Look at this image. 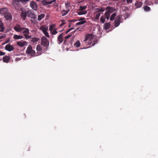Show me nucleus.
<instances>
[{"instance_id": "f257e3e1", "label": "nucleus", "mask_w": 158, "mask_h": 158, "mask_svg": "<svg viewBox=\"0 0 158 158\" xmlns=\"http://www.w3.org/2000/svg\"><path fill=\"white\" fill-rule=\"evenodd\" d=\"M30 0H18L15 3L14 5L15 9L18 10H22L21 5L19 4V2H21L23 4H26Z\"/></svg>"}, {"instance_id": "f03ea898", "label": "nucleus", "mask_w": 158, "mask_h": 158, "mask_svg": "<svg viewBox=\"0 0 158 158\" xmlns=\"http://www.w3.org/2000/svg\"><path fill=\"white\" fill-rule=\"evenodd\" d=\"M26 53L28 55H30L31 56H35V51L33 50L31 46L29 45L26 51Z\"/></svg>"}, {"instance_id": "7ed1b4c3", "label": "nucleus", "mask_w": 158, "mask_h": 158, "mask_svg": "<svg viewBox=\"0 0 158 158\" xmlns=\"http://www.w3.org/2000/svg\"><path fill=\"white\" fill-rule=\"evenodd\" d=\"M22 33L23 35L25 36V38L26 39H28L31 38V36L29 35V30L28 28L23 27V30H22Z\"/></svg>"}, {"instance_id": "20e7f679", "label": "nucleus", "mask_w": 158, "mask_h": 158, "mask_svg": "<svg viewBox=\"0 0 158 158\" xmlns=\"http://www.w3.org/2000/svg\"><path fill=\"white\" fill-rule=\"evenodd\" d=\"M41 44L43 46L46 47H47L49 45V42L48 41L44 36H43L42 38Z\"/></svg>"}, {"instance_id": "39448f33", "label": "nucleus", "mask_w": 158, "mask_h": 158, "mask_svg": "<svg viewBox=\"0 0 158 158\" xmlns=\"http://www.w3.org/2000/svg\"><path fill=\"white\" fill-rule=\"evenodd\" d=\"M27 16L31 18L34 19L36 18V16L34 14V11L32 10H28L27 11Z\"/></svg>"}, {"instance_id": "423d86ee", "label": "nucleus", "mask_w": 158, "mask_h": 158, "mask_svg": "<svg viewBox=\"0 0 158 158\" xmlns=\"http://www.w3.org/2000/svg\"><path fill=\"white\" fill-rule=\"evenodd\" d=\"M64 35L63 33H61L57 37L58 44H60L63 41V36Z\"/></svg>"}, {"instance_id": "0eeeda50", "label": "nucleus", "mask_w": 158, "mask_h": 158, "mask_svg": "<svg viewBox=\"0 0 158 158\" xmlns=\"http://www.w3.org/2000/svg\"><path fill=\"white\" fill-rule=\"evenodd\" d=\"M31 7L34 10L36 11L38 9L37 5L36 2L34 1H32L30 4Z\"/></svg>"}, {"instance_id": "6e6552de", "label": "nucleus", "mask_w": 158, "mask_h": 158, "mask_svg": "<svg viewBox=\"0 0 158 158\" xmlns=\"http://www.w3.org/2000/svg\"><path fill=\"white\" fill-rule=\"evenodd\" d=\"M23 27H22L19 25H16L14 27V30L17 32H21L23 30Z\"/></svg>"}, {"instance_id": "1a4fd4ad", "label": "nucleus", "mask_w": 158, "mask_h": 158, "mask_svg": "<svg viewBox=\"0 0 158 158\" xmlns=\"http://www.w3.org/2000/svg\"><path fill=\"white\" fill-rule=\"evenodd\" d=\"M5 49L9 52H11L14 49V48L13 46L8 44L6 46Z\"/></svg>"}, {"instance_id": "9d476101", "label": "nucleus", "mask_w": 158, "mask_h": 158, "mask_svg": "<svg viewBox=\"0 0 158 158\" xmlns=\"http://www.w3.org/2000/svg\"><path fill=\"white\" fill-rule=\"evenodd\" d=\"M105 10L110 14L115 10V9L114 7L110 6H107Z\"/></svg>"}, {"instance_id": "9b49d317", "label": "nucleus", "mask_w": 158, "mask_h": 158, "mask_svg": "<svg viewBox=\"0 0 158 158\" xmlns=\"http://www.w3.org/2000/svg\"><path fill=\"white\" fill-rule=\"evenodd\" d=\"M94 38V36L91 34H89L87 35L85 37V41H86L88 40L91 41Z\"/></svg>"}, {"instance_id": "f8f14e48", "label": "nucleus", "mask_w": 158, "mask_h": 158, "mask_svg": "<svg viewBox=\"0 0 158 158\" xmlns=\"http://www.w3.org/2000/svg\"><path fill=\"white\" fill-rule=\"evenodd\" d=\"M48 29V27L45 25H44L41 26L39 28L40 30L41 31L43 32L47 31Z\"/></svg>"}, {"instance_id": "ddd939ff", "label": "nucleus", "mask_w": 158, "mask_h": 158, "mask_svg": "<svg viewBox=\"0 0 158 158\" xmlns=\"http://www.w3.org/2000/svg\"><path fill=\"white\" fill-rule=\"evenodd\" d=\"M21 16L22 17V19L23 20H25L26 17V16L27 15V11H25V10H22Z\"/></svg>"}, {"instance_id": "4468645a", "label": "nucleus", "mask_w": 158, "mask_h": 158, "mask_svg": "<svg viewBox=\"0 0 158 158\" xmlns=\"http://www.w3.org/2000/svg\"><path fill=\"white\" fill-rule=\"evenodd\" d=\"M17 44L20 47H23L25 45H27V43L25 41H19L17 42Z\"/></svg>"}, {"instance_id": "2eb2a0df", "label": "nucleus", "mask_w": 158, "mask_h": 158, "mask_svg": "<svg viewBox=\"0 0 158 158\" xmlns=\"http://www.w3.org/2000/svg\"><path fill=\"white\" fill-rule=\"evenodd\" d=\"M5 15V17L7 20H10L12 19V15L10 13H7Z\"/></svg>"}, {"instance_id": "dca6fc26", "label": "nucleus", "mask_w": 158, "mask_h": 158, "mask_svg": "<svg viewBox=\"0 0 158 158\" xmlns=\"http://www.w3.org/2000/svg\"><path fill=\"white\" fill-rule=\"evenodd\" d=\"M0 31L3 32L4 31L5 27L4 26V24L2 22L1 20H0Z\"/></svg>"}, {"instance_id": "f3484780", "label": "nucleus", "mask_w": 158, "mask_h": 158, "mask_svg": "<svg viewBox=\"0 0 158 158\" xmlns=\"http://www.w3.org/2000/svg\"><path fill=\"white\" fill-rule=\"evenodd\" d=\"M7 13V9L6 8L0 9V14L2 15H5Z\"/></svg>"}, {"instance_id": "a211bd4d", "label": "nucleus", "mask_w": 158, "mask_h": 158, "mask_svg": "<svg viewBox=\"0 0 158 158\" xmlns=\"http://www.w3.org/2000/svg\"><path fill=\"white\" fill-rule=\"evenodd\" d=\"M10 59V57L7 56H5L3 58V60L5 62L8 63Z\"/></svg>"}, {"instance_id": "6ab92c4d", "label": "nucleus", "mask_w": 158, "mask_h": 158, "mask_svg": "<svg viewBox=\"0 0 158 158\" xmlns=\"http://www.w3.org/2000/svg\"><path fill=\"white\" fill-rule=\"evenodd\" d=\"M41 2L42 4L44 6H46L52 4L51 2H48V1L46 0H42Z\"/></svg>"}, {"instance_id": "aec40b11", "label": "nucleus", "mask_w": 158, "mask_h": 158, "mask_svg": "<svg viewBox=\"0 0 158 158\" xmlns=\"http://www.w3.org/2000/svg\"><path fill=\"white\" fill-rule=\"evenodd\" d=\"M23 38V36L21 35H15L13 36V38L15 40L21 39Z\"/></svg>"}, {"instance_id": "412c9836", "label": "nucleus", "mask_w": 158, "mask_h": 158, "mask_svg": "<svg viewBox=\"0 0 158 158\" xmlns=\"http://www.w3.org/2000/svg\"><path fill=\"white\" fill-rule=\"evenodd\" d=\"M110 26V23H105L104 25V28L105 30L109 29Z\"/></svg>"}, {"instance_id": "4be33fe9", "label": "nucleus", "mask_w": 158, "mask_h": 158, "mask_svg": "<svg viewBox=\"0 0 158 158\" xmlns=\"http://www.w3.org/2000/svg\"><path fill=\"white\" fill-rule=\"evenodd\" d=\"M87 13V11L86 10H85L84 11L79 10V11L77 12L78 14L79 15H85Z\"/></svg>"}, {"instance_id": "5701e85b", "label": "nucleus", "mask_w": 158, "mask_h": 158, "mask_svg": "<svg viewBox=\"0 0 158 158\" xmlns=\"http://www.w3.org/2000/svg\"><path fill=\"white\" fill-rule=\"evenodd\" d=\"M116 16V13L113 14L110 18V21H113L114 20L115 17Z\"/></svg>"}, {"instance_id": "b1692460", "label": "nucleus", "mask_w": 158, "mask_h": 158, "mask_svg": "<svg viewBox=\"0 0 158 158\" xmlns=\"http://www.w3.org/2000/svg\"><path fill=\"white\" fill-rule=\"evenodd\" d=\"M143 3L141 2H138L135 3V5L138 7H140L142 5Z\"/></svg>"}, {"instance_id": "393cba45", "label": "nucleus", "mask_w": 158, "mask_h": 158, "mask_svg": "<svg viewBox=\"0 0 158 158\" xmlns=\"http://www.w3.org/2000/svg\"><path fill=\"white\" fill-rule=\"evenodd\" d=\"M45 16V15L44 14H41L38 16V19L39 21H40Z\"/></svg>"}, {"instance_id": "a878e982", "label": "nucleus", "mask_w": 158, "mask_h": 158, "mask_svg": "<svg viewBox=\"0 0 158 158\" xmlns=\"http://www.w3.org/2000/svg\"><path fill=\"white\" fill-rule=\"evenodd\" d=\"M72 36V35H68L67 36H66L64 38V40L63 41H64V44H66V41L67 39L71 37Z\"/></svg>"}, {"instance_id": "bb28decb", "label": "nucleus", "mask_w": 158, "mask_h": 158, "mask_svg": "<svg viewBox=\"0 0 158 158\" xmlns=\"http://www.w3.org/2000/svg\"><path fill=\"white\" fill-rule=\"evenodd\" d=\"M56 25L54 24L50 25L49 28V30L50 31H52V30H54V29H56Z\"/></svg>"}, {"instance_id": "cd10ccee", "label": "nucleus", "mask_w": 158, "mask_h": 158, "mask_svg": "<svg viewBox=\"0 0 158 158\" xmlns=\"http://www.w3.org/2000/svg\"><path fill=\"white\" fill-rule=\"evenodd\" d=\"M69 11V10H63L61 12L62 15V16H64L68 14Z\"/></svg>"}, {"instance_id": "c85d7f7f", "label": "nucleus", "mask_w": 158, "mask_h": 158, "mask_svg": "<svg viewBox=\"0 0 158 158\" xmlns=\"http://www.w3.org/2000/svg\"><path fill=\"white\" fill-rule=\"evenodd\" d=\"M95 15H96L95 16V19H98L100 15V13L99 12L96 11L95 13Z\"/></svg>"}, {"instance_id": "c756f323", "label": "nucleus", "mask_w": 158, "mask_h": 158, "mask_svg": "<svg viewBox=\"0 0 158 158\" xmlns=\"http://www.w3.org/2000/svg\"><path fill=\"white\" fill-rule=\"evenodd\" d=\"M81 45V43L79 40H77L76 41V43L74 44V46H76L77 47H79Z\"/></svg>"}, {"instance_id": "7c9ffc66", "label": "nucleus", "mask_w": 158, "mask_h": 158, "mask_svg": "<svg viewBox=\"0 0 158 158\" xmlns=\"http://www.w3.org/2000/svg\"><path fill=\"white\" fill-rule=\"evenodd\" d=\"M143 9L146 11H148L150 10V8L147 6H145L143 7Z\"/></svg>"}, {"instance_id": "2f4dec72", "label": "nucleus", "mask_w": 158, "mask_h": 158, "mask_svg": "<svg viewBox=\"0 0 158 158\" xmlns=\"http://www.w3.org/2000/svg\"><path fill=\"white\" fill-rule=\"evenodd\" d=\"M120 21L114 20V26L115 27H118L120 24Z\"/></svg>"}, {"instance_id": "473e14b6", "label": "nucleus", "mask_w": 158, "mask_h": 158, "mask_svg": "<svg viewBox=\"0 0 158 158\" xmlns=\"http://www.w3.org/2000/svg\"><path fill=\"white\" fill-rule=\"evenodd\" d=\"M86 21L85 20L83 21H81L79 22H78L76 24V25H78L81 24H84L85 23H86Z\"/></svg>"}, {"instance_id": "72a5a7b5", "label": "nucleus", "mask_w": 158, "mask_h": 158, "mask_svg": "<svg viewBox=\"0 0 158 158\" xmlns=\"http://www.w3.org/2000/svg\"><path fill=\"white\" fill-rule=\"evenodd\" d=\"M86 8L87 6H80L79 7V10L84 11L83 10L86 9Z\"/></svg>"}, {"instance_id": "f704fd0d", "label": "nucleus", "mask_w": 158, "mask_h": 158, "mask_svg": "<svg viewBox=\"0 0 158 158\" xmlns=\"http://www.w3.org/2000/svg\"><path fill=\"white\" fill-rule=\"evenodd\" d=\"M51 33H52V34L53 35H56L57 33V29H54V30H52V31H50Z\"/></svg>"}, {"instance_id": "c9c22d12", "label": "nucleus", "mask_w": 158, "mask_h": 158, "mask_svg": "<svg viewBox=\"0 0 158 158\" xmlns=\"http://www.w3.org/2000/svg\"><path fill=\"white\" fill-rule=\"evenodd\" d=\"M105 17L103 16H102L101 17L100 21L102 23H104L105 22Z\"/></svg>"}, {"instance_id": "e433bc0d", "label": "nucleus", "mask_w": 158, "mask_h": 158, "mask_svg": "<svg viewBox=\"0 0 158 158\" xmlns=\"http://www.w3.org/2000/svg\"><path fill=\"white\" fill-rule=\"evenodd\" d=\"M36 49V50L38 51H40L42 50L41 46L40 45H38L37 46Z\"/></svg>"}, {"instance_id": "4c0bfd02", "label": "nucleus", "mask_w": 158, "mask_h": 158, "mask_svg": "<svg viewBox=\"0 0 158 158\" xmlns=\"http://www.w3.org/2000/svg\"><path fill=\"white\" fill-rule=\"evenodd\" d=\"M43 33L47 37L49 38L50 37L49 33L47 32V31H44Z\"/></svg>"}, {"instance_id": "58836bf2", "label": "nucleus", "mask_w": 158, "mask_h": 158, "mask_svg": "<svg viewBox=\"0 0 158 158\" xmlns=\"http://www.w3.org/2000/svg\"><path fill=\"white\" fill-rule=\"evenodd\" d=\"M85 18L81 17L78 20H72L71 21L72 22H75V21H84V20H85Z\"/></svg>"}, {"instance_id": "ea45409f", "label": "nucleus", "mask_w": 158, "mask_h": 158, "mask_svg": "<svg viewBox=\"0 0 158 158\" xmlns=\"http://www.w3.org/2000/svg\"><path fill=\"white\" fill-rule=\"evenodd\" d=\"M121 17L119 15H118L116 16L115 20L120 21Z\"/></svg>"}, {"instance_id": "a19ab883", "label": "nucleus", "mask_w": 158, "mask_h": 158, "mask_svg": "<svg viewBox=\"0 0 158 158\" xmlns=\"http://www.w3.org/2000/svg\"><path fill=\"white\" fill-rule=\"evenodd\" d=\"M110 13L107 12V11L105 13V17H109L110 15Z\"/></svg>"}, {"instance_id": "79ce46f5", "label": "nucleus", "mask_w": 158, "mask_h": 158, "mask_svg": "<svg viewBox=\"0 0 158 158\" xmlns=\"http://www.w3.org/2000/svg\"><path fill=\"white\" fill-rule=\"evenodd\" d=\"M65 20H62V23L60 25V27H62L63 26L64 24H65Z\"/></svg>"}, {"instance_id": "37998d69", "label": "nucleus", "mask_w": 158, "mask_h": 158, "mask_svg": "<svg viewBox=\"0 0 158 158\" xmlns=\"http://www.w3.org/2000/svg\"><path fill=\"white\" fill-rule=\"evenodd\" d=\"M105 9H104L103 8H101L98 9V11H100V12H103L105 11Z\"/></svg>"}, {"instance_id": "c03bdc74", "label": "nucleus", "mask_w": 158, "mask_h": 158, "mask_svg": "<svg viewBox=\"0 0 158 158\" xmlns=\"http://www.w3.org/2000/svg\"><path fill=\"white\" fill-rule=\"evenodd\" d=\"M65 4L66 7H70V3L69 2H67Z\"/></svg>"}, {"instance_id": "a18cd8bd", "label": "nucleus", "mask_w": 158, "mask_h": 158, "mask_svg": "<svg viewBox=\"0 0 158 158\" xmlns=\"http://www.w3.org/2000/svg\"><path fill=\"white\" fill-rule=\"evenodd\" d=\"M6 35L5 34H3V35L0 36V40L5 38Z\"/></svg>"}, {"instance_id": "49530a36", "label": "nucleus", "mask_w": 158, "mask_h": 158, "mask_svg": "<svg viewBox=\"0 0 158 158\" xmlns=\"http://www.w3.org/2000/svg\"><path fill=\"white\" fill-rule=\"evenodd\" d=\"M5 53L4 52H3L1 51H0V56H3L5 55Z\"/></svg>"}, {"instance_id": "de8ad7c7", "label": "nucleus", "mask_w": 158, "mask_h": 158, "mask_svg": "<svg viewBox=\"0 0 158 158\" xmlns=\"http://www.w3.org/2000/svg\"><path fill=\"white\" fill-rule=\"evenodd\" d=\"M48 2H51L52 4V3L53 2H55L56 0H48V1H47Z\"/></svg>"}, {"instance_id": "09e8293b", "label": "nucleus", "mask_w": 158, "mask_h": 158, "mask_svg": "<svg viewBox=\"0 0 158 158\" xmlns=\"http://www.w3.org/2000/svg\"><path fill=\"white\" fill-rule=\"evenodd\" d=\"M132 0H127V3H131L132 2Z\"/></svg>"}, {"instance_id": "8fccbe9b", "label": "nucleus", "mask_w": 158, "mask_h": 158, "mask_svg": "<svg viewBox=\"0 0 158 158\" xmlns=\"http://www.w3.org/2000/svg\"><path fill=\"white\" fill-rule=\"evenodd\" d=\"M32 39H33V41L34 42H37L38 41V39L36 38H33Z\"/></svg>"}, {"instance_id": "3c124183", "label": "nucleus", "mask_w": 158, "mask_h": 158, "mask_svg": "<svg viewBox=\"0 0 158 158\" xmlns=\"http://www.w3.org/2000/svg\"><path fill=\"white\" fill-rule=\"evenodd\" d=\"M21 60V59L20 58H16V59H15V61H19L20 60Z\"/></svg>"}, {"instance_id": "603ef678", "label": "nucleus", "mask_w": 158, "mask_h": 158, "mask_svg": "<svg viewBox=\"0 0 158 158\" xmlns=\"http://www.w3.org/2000/svg\"><path fill=\"white\" fill-rule=\"evenodd\" d=\"M70 29H69L66 32V34L68 33L70 31Z\"/></svg>"}, {"instance_id": "864d4df0", "label": "nucleus", "mask_w": 158, "mask_h": 158, "mask_svg": "<svg viewBox=\"0 0 158 158\" xmlns=\"http://www.w3.org/2000/svg\"><path fill=\"white\" fill-rule=\"evenodd\" d=\"M9 42V40H7L6 42L5 43V44H6V43H8Z\"/></svg>"}, {"instance_id": "5fc2aeb1", "label": "nucleus", "mask_w": 158, "mask_h": 158, "mask_svg": "<svg viewBox=\"0 0 158 158\" xmlns=\"http://www.w3.org/2000/svg\"><path fill=\"white\" fill-rule=\"evenodd\" d=\"M105 17V18H106V19L107 20H108L110 17Z\"/></svg>"}, {"instance_id": "6e6d98bb", "label": "nucleus", "mask_w": 158, "mask_h": 158, "mask_svg": "<svg viewBox=\"0 0 158 158\" xmlns=\"http://www.w3.org/2000/svg\"><path fill=\"white\" fill-rule=\"evenodd\" d=\"M74 29V28L73 27H72L71 28H69V29H70V31H71V30L73 29Z\"/></svg>"}, {"instance_id": "4d7b16f0", "label": "nucleus", "mask_w": 158, "mask_h": 158, "mask_svg": "<svg viewBox=\"0 0 158 158\" xmlns=\"http://www.w3.org/2000/svg\"><path fill=\"white\" fill-rule=\"evenodd\" d=\"M71 27V23H69V27Z\"/></svg>"}, {"instance_id": "13d9d810", "label": "nucleus", "mask_w": 158, "mask_h": 158, "mask_svg": "<svg viewBox=\"0 0 158 158\" xmlns=\"http://www.w3.org/2000/svg\"><path fill=\"white\" fill-rule=\"evenodd\" d=\"M41 0H36V1H39V2H41V1H42Z\"/></svg>"}, {"instance_id": "bf43d9fd", "label": "nucleus", "mask_w": 158, "mask_h": 158, "mask_svg": "<svg viewBox=\"0 0 158 158\" xmlns=\"http://www.w3.org/2000/svg\"><path fill=\"white\" fill-rule=\"evenodd\" d=\"M95 44H92V46H94V45Z\"/></svg>"}, {"instance_id": "052dcab7", "label": "nucleus", "mask_w": 158, "mask_h": 158, "mask_svg": "<svg viewBox=\"0 0 158 158\" xmlns=\"http://www.w3.org/2000/svg\"><path fill=\"white\" fill-rule=\"evenodd\" d=\"M156 2H157V3H158V0H156Z\"/></svg>"}]
</instances>
